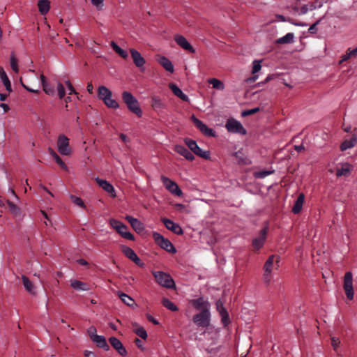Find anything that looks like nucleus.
<instances>
[{
    "label": "nucleus",
    "mask_w": 357,
    "mask_h": 357,
    "mask_svg": "<svg viewBox=\"0 0 357 357\" xmlns=\"http://www.w3.org/2000/svg\"><path fill=\"white\" fill-rule=\"evenodd\" d=\"M122 100L131 112L136 114L138 117L142 116V111L139 107V102L130 92L123 91L122 93Z\"/></svg>",
    "instance_id": "f257e3e1"
},
{
    "label": "nucleus",
    "mask_w": 357,
    "mask_h": 357,
    "mask_svg": "<svg viewBox=\"0 0 357 357\" xmlns=\"http://www.w3.org/2000/svg\"><path fill=\"white\" fill-rule=\"evenodd\" d=\"M280 262V257L275 255H271L268 257V259L265 262L263 269H264V275H263V280L266 285H268L272 276L271 273L275 267L279 266L278 263Z\"/></svg>",
    "instance_id": "f03ea898"
},
{
    "label": "nucleus",
    "mask_w": 357,
    "mask_h": 357,
    "mask_svg": "<svg viewBox=\"0 0 357 357\" xmlns=\"http://www.w3.org/2000/svg\"><path fill=\"white\" fill-rule=\"evenodd\" d=\"M153 275L156 282L166 288H172L175 286L174 282L169 274L162 271L153 272Z\"/></svg>",
    "instance_id": "7ed1b4c3"
},
{
    "label": "nucleus",
    "mask_w": 357,
    "mask_h": 357,
    "mask_svg": "<svg viewBox=\"0 0 357 357\" xmlns=\"http://www.w3.org/2000/svg\"><path fill=\"white\" fill-rule=\"evenodd\" d=\"M225 128L229 132L240 134L242 135H245L247 133L246 130L244 128L241 123L233 118L229 119L227 121Z\"/></svg>",
    "instance_id": "20e7f679"
},
{
    "label": "nucleus",
    "mask_w": 357,
    "mask_h": 357,
    "mask_svg": "<svg viewBox=\"0 0 357 357\" xmlns=\"http://www.w3.org/2000/svg\"><path fill=\"white\" fill-rule=\"evenodd\" d=\"M185 143L190 150L197 156L206 160L210 159V152L208 151H202L195 140L186 138L185 139Z\"/></svg>",
    "instance_id": "39448f33"
},
{
    "label": "nucleus",
    "mask_w": 357,
    "mask_h": 357,
    "mask_svg": "<svg viewBox=\"0 0 357 357\" xmlns=\"http://www.w3.org/2000/svg\"><path fill=\"white\" fill-rule=\"evenodd\" d=\"M153 237L156 244L160 248L171 253L176 252V250L173 244L168 239L165 238L161 234L154 232Z\"/></svg>",
    "instance_id": "423d86ee"
},
{
    "label": "nucleus",
    "mask_w": 357,
    "mask_h": 357,
    "mask_svg": "<svg viewBox=\"0 0 357 357\" xmlns=\"http://www.w3.org/2000/svg\"><path fill=\"white\" fill-rule=\"evenodd\" d=\"M193 321L200 327H207L210 324V313L208 308H204L201 312L195 314Z\"/></svg>",
    "instance_id": "0eeeda50"
},
{
    "label": "nucleus",
    "mask_w": 357,
    "mask_h": 357,
    "mask_svg": "<svg viewBox=\"0 0 357 357\" xmlns=\"http://www.w3.org/2000/svg\"><path fill=\"white\" fill-rule=\"evenodd\" d=\"M268 231V225H266L260 230L259 236L252 239V246L255 252H257L260 248L263 247L266 240L267 233Z\"/></svg>",
    "instance_id": "6e6552de"
},
{
    "label": "nucleus",
    "mask_w": 357,
    "mask_h": 357,
    "mask_svg": "<svg viewBox=\"0 0 357 357\" xmlns=\"http://www.w3.org/2000/svg\"><path fill=\"white\" fill-rule=\"evenodd\" d=\"M58 151L63 155H68L71 153V149L69 144V139L61 134L58 137L57 140Z\"/></svg>",
    "instance_id": "1a4fd4ad"
},
{
    "label": "nucleus",
    "mask_w": 357,
    "mask_h": 357,
    "mask_svg": "<svg viewBox=\"0 0 357 357\" xmlns=\"http://www.w3.org/2000/svg\"><path fill=\"white\" fill-rule=\"evenodd\" d=\"M344 290L348 299L354 298L353 278L351 272H347L344 277Z\"/></svg>",
    "instance_id": "9d476101"
},
{
    "label": "nucleus",
    "mask_w": 357,
    "mask_h": 357,
    "mask_svg": "<svg viewBox=\"0 0 357 357\" xmlns=\"http://www.w3.org/2000/svg\"><path fill=\"white\" fill-rule=\"evenodd\" d=\"M191 120L193 122L194 125L196 128L199 130V131L204 135L208 137H215V132L209 128L206 124H204L202 121L196 118L194 115L191 116Z\"/></svg>",
    "instance_id": "9b49d317"
},
{
    "label": "nucleus",
    "mask_w": 357,
    "mask_h": 357,
    "mask_svg": "<svg viewBox=\"0 0 357 357\" xmlns=\"http://www.w3.org/2000/svg\"><path fill=\"white\" fill-rule=\"evenodd\" d=\"M121 251L127 258L132 261L136 265L139 267H144L145 266L144 263L142 261L132 248L123 245L121 247Z\"/></svg>",
    "instance_id": "f8f14e48"
},
{
    "label": "nucleus",
    "mask_w": 357,
    "mask_h": 357,
    "mask_svg": "<svg viewBox=\"0 0 357 357\" xmlns=\"http://www.w3.org/2000/svg\"><path fill=\"white\" fill-rule=\"evenodd\" d=\"M161 181H162V183L165 188L172 194L179 197L183 195L181 190L174 181L164 176L161 177Z\"/></svg>",
    "instance_id": "ddd939ff"
},
{
    "label": "nucleus",
    "mask_w": 357,
    "mask_h": 357,
    "mask_svg": "<svg viewBox=\"0 0 357 357\" xmlns=\"http://www.w3.org/2000/svg\"><path fill=\"white\" fill-rule=\"evenodd\" d=\"M162 222L165 225V227L172 231L173 233L176 234H183V231L181 227L176 223L174 222L172 220L163 218L161 219Z\"/></svg>",
    "instance_id": "4468645a"
},
{
    "label": "nucleus",
    "mask_w": 357,
    "mask_h": 357,
    "mask_svg": "<svg viewBox=\"0 0 357 357\" xmlns=\"http://www.w3.org/2000/svg\"><path fill=\"white\" fill-rule=\"evenodd\" d=\"M109 342L121 356H126L127 355L126 348L119 339L115 337H111L109 338Z\"/></svg>",
    "instance_id": "2eb2a0df"
},
{
    "label": "nucleus",
    "mask_w": 357,
    "mask_h": 357,
    "mask_svg": "<svg viewBox=\"0 0 357 357\" xmlns=\"http://www.w3.org/2000/svg\"><path fill=\"white\" fill-rule=\"evenodd\" d=\"M174 40L176 43L183 49L186 51H188L191 53H195V50L193 47L188 42L186 38L181 35H176L174 37Z\"/></svg>",
    "instance_id": "dca6fc26"
},
{
    "label": "nucleus",
    "mask_w": 357,
    "mask_h": 357,
    "mask_svg": "<svg viewBox=\"0 0 357 357\" xmlns=\"http://www.w3.org/2000/svg\"><path fill=\"white\" fill-rule=\"evenodd\" d=\"M216 308L221 316L222 322L223 325L225 326H227L229 324L230 321H229L228 312L226 310V309L224 307L223 303L221 301L219 300L217 301Z\"/></svg>",
    "instance_id": "f3484780"
},
{
    "label": "nucleus",
    "mask_w": 357,
    "mask_h": 357,
    "mask_svg": "<svg viewBox=\"0 0 357 357\" xmlns=\"http://www.w3.org/2000/svg\"><path fill=\"white\" fill-rule=\"evenodd\" d=\"M130 52L135 65L139 68L143 67L146 61L144 57H142V56L141 55V54L138 51L132 48L130 50Z\"/></svg>",
    "instance_id": "a211bd4d"
},
{
    "label": "nucleus",
    "mask_w": 357,
    "mask_h": 357,
    "mask_svg": "<svg viewBox=\"0 0 357 357\" xmlns=\"http://www.w3.org/2000/svg\"><path fill=\"white\" fill-rule=\"evenodd\" d=\"M96 181L100 187H101L103 190H105L108 193L111 194V196L112 197H116L114 188L112 186V185H111L109 182H107L105 180L99 178H96Z\"/></svg>",
    "instance_id": "6ab92c4d"
},
{
    "label": "nucleus",
    "mask_w": 357,
    "mask_h": 357,
    "mask_svg": "<svg viewBox=\"0 0 357 357\" xmlns=\"http://www.w3.org/2000/svg\"><path fill=\"white\" fill-rule=\"evenodd\" d=\"M174 151L188 160L192 161L195 159L194 155L184 146L176 145L174 147Z\"/></svg>",
    "instance_id": "aec40b11"
},
{
    "label": "nucleus",
    "mask_w": 357,
    "mask_h": 357,
    "mask_svg": "<svg viewBox=\"0 0 357 357\" xmlns=\"http://www.w3.org/2000/svg\"><path fill=\"white\" fill-rule=\"evenodd\" d=\"M126 220L130 224L132 229L137 232H141L144 230L143 224L137 218L127 215Z\"/></svg>",
    "instance_id": "412c9836"
},
{
    "label": "nucleus",
    "mask_w": 357,
    "mask_h": 357,
    "mask_svg": "<svg viewBox=\"0 0 357 357\" xmlns=\"http://www.w3.org/2000/svg\"><path fill=\"white\" fill-rule=\"evenodd\" d=\"M151 107L155 111L160 112L166 108V105L159 96H154L151 98Z\"/></svg>",
    "instance_id": "4be33fe9"
},
{
    "label": "nucleus",
    "mask_w": 357,
    "mask_h": 357,
    "mask_svg": "<svg viewBox=\"0 0 357 357\" xmlns=\"http://www.w3.org/2000/svg\"><path fill=\"white\" fill-rule=\"evenodd\" d=\"M169 88L171 89L172 93L177 97H178L180 99H181L183 101L188 102L189 98L187 95L183 93V91L178 87L174 83H169Z\"/></svg>",
    "instance_id": "5701e85b"
},
{
    "label": "nucleus",
    "mask_w": 357,
    "mask_h": 357,
    "mask_svg": "<svg viewBox=\"0 0 357 357\" xmlns=\"http://www.w3.org/2000/svg\"><path fill=\"white\" fill-rule=\"evenodd\" d=\"M357 142V135L353 134L349 139H345L340 146L342 151H346L354 147Z\"/></svg>",
    "instance_id": "b1692460"
},
{
    "label": "nucleus",
    "mask_w": 357,
    "mask_h": 357,
    "mask_svg": "<svg viewBox=\"0 0 357 357\" xmlns=\"http://www.w3.org/2000/svg\"><path fill=\"white\" fill-rule=\"evenodd\" d=\"M305 200V195L303 193L299 194L292 208V212L294 214H298L301 212Z\"/></svg>",
    "instance_id": "393cba45"
},
{
    "label": "nucleus",
    "mask_w": 357,
    "mask_h": 357,
    "mask_svg": "<svg viewBox=\"0 0 357 357\" xmlns=\"http://www.w3.org/2000/svg\"><path fill=\"white\" fill-rule=\"evenodd\" d=\"M22 283L25 289L30 294L35 295V287L33 282L25 275H22Z\"/></svg>",
    "instance_id": "a878e982"
},
{
    "label": "nucleus",
    "mask_w": 357,
    "mask_h": 357,
    "mask_svg": "<svg viewBox=\"0 0 357 357\" xmlns=\"http://www.w3.org/2000/svg\"><path fill=\"white\" fill-rule=\"evenodd\" d=\"M98 347L104 349L105 351H108L109 349V346L107 344L105 338L101 335L95 336L93 340Z\"/></svg>",
    "instance_id": "bb28decb"
},
{
    "label": "nucleus",
    "mask_w": 357,
    "mask_h": 357,
    "mask_svg": "<svg viewBox=\"0 0 357 357\" xmlns=\"http://www.w3.org/2000/svg\"><path fill=\"white\" fill-rule=\"evenodd\" d=\"M38 6L40 14L45 15L50 10V2L48 0H39Z\"/></svg>",
    "instance_id": "cd10ccee"
},
{
    "label": "nucleus",
    "mask_w": 357,
    "mask_h": 357,
    "mask_svg": "<svg viewBox=\"0 0 357 357\" xmlns=\"http://www.w3.org/2000/svg\"><path fill=\"white\" fill-rule=\"evenodd\" d=\"M112 91L105 86H100L98 89V97L100 100H104L107 96H112Z\"/></svg>",
    "instance_id": "c85d7f7f"
},
{
    "label": "nucleus",
    "mask_w": 357,
    "mask_h": 357,
    "mask_svg": "<svg viewBox=\"0 0 357 357\" xmlns=\"http://www.w3.org/2000/svg\"><path fill=\"white\" fill-rule=\"evenodd\" d=\"M159 63L168 72L174 71V66L172 62L166 57L162 56L159 60Z\"/></svg>",
    "instance_id": "c756f323"
},
{
    "label": "nucleus",
    "mask_w": 357,
    "mask_h": 357,
    "mask_svg": "<svg viewBox=\"0 0 357 357\" xmlns=\"http://www.w3.org/2000/svg\"><path fill=\"white\" fill-rule=\"evenodd\" d=\"M294 35L293 33H288L284 36L275 40L276 44H289L293 43Z\"/></svg>",
    "instance_id": "7c9ffc66"
},
{
    "label": "nucleus",
    "mask_w": 357,
    "mask_h": 357,
    "mask_svg": "<svg viewBox=\"0 0 357 357\" xmlns=\"http://www.w3.org/2000/svg\"><path fill=\"white\" fill-rule=\"evenodd\" d=\"M70 285L73 289L79 291H86L89 289L86 283L77 280H71Z\"/></svg>",
    "instance_id": "2f4dec72"
},
{
    "label": "nucleus",
    "mask_w": 357,
    "mask_h": 357,
    "mask_svg": "<svg viewBox=\"0 0 357 357\" xmlns=\"http://www.w3.org/2000/svg\"><path fill=\"white\" fill-rule=\"evenodd\" d=\"M128 227L127 226L123 224L121 227V229L118 230L117 232L123 238L133 241L134 240V236L130 232L128 231Z\"/></svg>",
    "instance_id": "473e14b6"
},
{
    "label": "nucleus",
    "mask_w": 357,
    "mask_h": 357,
    "mask_svg": "<svg viewBox=\"0 0 357 357\" xmlns=\"http://www.w3.org/2000/svg\"><path fill=\"white\" fill-rule=\"evenodd\" d=\"M1 79L3 85L5 86L6 90L8 91L9 92H10V91H12L10 82L6 72L4 71L3 68H1Z\"/></svg>",
    "instance_id": "72a5a7b5"
},
{
    "label": "nucleus",
    "mask_w": 357,
    "mask_h": 357,
    "mask_svg": "<svg viewBox=\"0 0 357 357\" xmlns=\"http://www.w3.org/2000/svg\"><path fill=\"white\" fill-rule=\"evenodd\" d=\"M110 45L112 47V49L114 50V51L116 53H117L120 56H121L123 59H126L128 57V55L127 52L123 50V49H121L120 47H119L115 42L112 41L110 43Z\"/></svg>",
    "instance_id": "f704fd0d"
},
{
    "label": "nucleus",
    "mask_w": 357,
    "mask_h": 357,
    "mask_svg": "<svg viewBox=\"0 0 357 357\" xmlns=\"http://www.w3.org/2000/svg\"><path fill=\"white\" fill-rule=\"evenodd\" d=\"M192 304L195 308L197 310H202L204 308H208L206 306V303L204 301L203 298H199L197 299H194L192 301Z\"/></svg>",
    "instance_id": "c9c22d12"
},
{
    "label": "nucleus",
    "mask_w": 357,
    "mask_h": 357,
    "mask_svg": "<svg viewBox=\"0 0 357 357\" xmlns=\"http://www.w3.org/2000/svg\"><path fill=\"white\" fill-rule=\"evenodd\" d=\"M118 294L122 302H123L126 305L128 306L134 305L135 301L130 296L122 292H119Z\"/></svg>",
    "instance_id": "e433bc0d"
},
{
    "label": "nucleus",
    "mask_w": 357,
    "mask_h": 357,
    "mask_svg": "<svg viewBox=\"0 0 357 357\" xmlns=\"http://www.w3.org/2000/svg\"><path fill=\"white\" fill-rule=\"evenodd\" d=\"M52 156L54 159L55 162L59 165V167L62 169H63L65 171L68 170L67 165L65 164V162L62 160V159L58 155V154L54 151H52Z\"/></svg>",
    "instance_id": "4c0bfd02"
},
{
    "label": "nucleus",
    "mask_w": 357,
    "mask_h": 357,
    "mask_svg": "<svg viewBox=\"0 0 357 357\" xmlns=\"http://www.w3.org/2000/svg\"><path fill=\"white\" fill-rule=\"evenodd\" d=\"M162 303L165 307L171 311L175 312L178 310L176 305L168 298H163Z\"/></svg>",
    "instance_id": "58836bf2"
},
{
    "label": "nucleus",
    "mask_w": 357,
    "mask_h": 357,
    "mask_svg": "<svg viewBox=\"0 0 357 357\" xmlns=\"http://www.w3.org/2000/svg\"><path fill=\"white\" fill-rule=\"evenodd\" d=\"M17 62H18L17 59L15 57L14 52H12L11 55H10V64L12 70L16 73H18V72H19V67H18Z\"/></svg>",
    "instance_id": "ea45409f"
},
{
    "label": "nucleus",
    "mask_w": 357,
    "mask_h": 357,
    "mask_svg": "<svg viewBox=\"0 0 357 357\" xmlns=\"http://www.w3.org/2000/svg\"><path fill=\"white\" fill-rule=\"evenodd\" d=\"M350 172V166L348 164L342 166L340 169H337L336 172L337 176H347Z\"/></svg>",
    "instance_id": "a19ab883"
},
{
    "label": "nucleus",
    "mask_w": 357,
    "mask_h": 357,
    "mask_svg": "<svg viewBox=\"0 0 357 357\" xmlns=\"http://www.w3.org/2000/svg\"><path fill=\"white\" fill-rule=\"evenodd\" d=\"M208 82L213 85V87L214 89H218V90H223L224 89V84L220 81L218 79L213 78L211 79Z\"/></svg>",
    "instance_id": "79ce46f5"
},
{
    "label": "nucleus",
    "mask_w": 357,
    "mask_h": 357,
    "mask_svg": "<svg viewBox=\"0 0 357 357\" xmlns=\"http://www.w3.org/2000/svg\"><path fill=\"white\" fill-rule=\"evenodd\" d=\"M274 171L262 170L255 172L254 175L257 178H264L265 177L272 174Z\"/></svg>",
    "instance_id": "37998d69"
},
{
    "label": "nucleus",
    "mask_w": 357,
    "mask_h": 357,
    "mask_svg": "<svg viewBox=\"0 0 357 357\" xmlns=\"http://www.w3.org/2000/svg\"><path fill=\"white\" fill-rule=\"evenodd\" d=\"M6 203L8 204V208L10 212H12L14 214L20 213V209L17 205H15V204H13V202H11L9 200H6Z\"/></svg>",
    "instance_id": "c03bdc74"
},
{
    "label": "nucleus",
    "mask_w": 357,
    "mask_h": 357,
    "mask_svg": "<svg viewBox=\"0 0 357 357\" xmlns=\"http://www.w3.org/2000/svg\"><path fill=\"white\" fill-rule=\"evenodd\" d=\"M70 200L75 204H76L83 208H86V205L84 204L83 200L80 197H76L75 195H70Z\"/></svg>",
    "instance_id": "a18cd8bd"
},
{
    "label": "nucleus",
    "mask_w": 357,
    "mask_h": 357,
    "mask_svg": "<svg viewBox=\"0 0 357 357\" xmlns=\"http://www.w3.org/2000/svg\"><path fill=\"white\" fill-rule=\"evenodd\" d=\"M109 225L117 231L118 230L121 229V227L123 225V223L117 220L111 219L109 220Z\"/></svg>",
    "instance_id": "49530a36"
},
{
    "label": "nucleus",
    "mask_w": 357,
    "mask_h": 357,
    "mask_svg": "<svg viewBox=\"0 0 357 357\" xmlns=\"http://www.w3.org/2000/svg\"><path fill=\"white\" fill-rule=\"evenodd\" d=\"M261 68V61L258 60H255L252 63V73L255 74L258 73Z\"/></svg>",
    "instance_id": "de8ad7c7"
},
{
    "label": "nucleus",
    "mask_w": 357,
    "mask_h": 357,
    "mask_svg": "<svg viewBox=\"0 0 357 357\" xmlns=\"http://www.w3.org/2000/svg\"><path fill=\"white\" fill-rule=\"evenodd\" d=\"M57 90H58V95L60 99H62L64 98L66 95V91L65 89L61 83H59L57 86Z\"/></svg>",
    "instance_id": "09e8293b"
},
{
    "label": "nucleus",
    "mask_w": 357,
    "mask_h": 357,
    "mask_svg": "<svg viewBox=\"0 0 357 357\" xmlns=\"http://www.w3.org/2000/svg\"><path fill=\"white\" fill-rule=\"evenodd\" d=\"M135 333L138 336L144 340H146L147 337V333L142 327L137 328Z\"/></svg>",
    "instance_id": "8fccbe9b"
},
{
    "label": "nucleus",
    "mask_w": 357,
    "mask_h": 357,
    "mask_svg": "<svg viewBox=\"0 0 357 357\" xmlns=\"http://www.w3.org/2000/svg\"><path fill=\"white\" fill-rule=\"evenodd\" d=\"M259 111V107H255V108H253V109H248V110H245V111L243 112L242 116H248V115H252V114H254L258 112Z\"/></svg>",
    "instance_id": "3c124183"
},
{
    "label": "nucleus",
    "mask_w": 357,
    "mask_h": 357,
    "mask_svg": "<svg viewBox=\"0 0 357 357\" xmlns=\"http://www.w3.org/2000/svg\"><path fill=\"white\" fill-rule=\"evenodd\" d=\"M105 105L107 107L112 109H116L119 107L118 102L114 99H111L109 102H106Z\"/></svg>",
    "instance_id": "603ef678"
},
{
    "label": "nucleus",
    "mask_w": 357,
    "mask_h": 357,
    "mask_svg": "<svg viewBox=\"0 0 357 357\" xmlns=\"http://www.w3.org/2000/svg\"><path fill=\"white\" fill-rule=\"evenodd\" d=\"M103 1L104 0H91V3L100 10L103 7Z\"/></svg>",
    "instance_id": "864d4df0"
},
{
    "label": "nucleus",
    "mask_w": 357,
    "mask_h": 357,
    "mask_svg": "<svg viewBox=\"0 0 357 357\" xmlns=\"http://www.w3.org/2000/svg\"><path fill=\"white\" fill-rule=\"evenodd\" d=\"M87 333L91 340H93L95 336L98 335L96 334V328L94 326H91L90 328H89Z\"/></svg>",
    "instance_id": "5fc2aeb1"
},
{
    "label": "nucleus",
    "mask_w": 357,
    "mask_h": 357,
    "mask_svg": "<svg viewBox=\"0 0 357 357\" xmlns=\"http://www.w3.org/2000/svg\"><path fill=\"white\" fill-rule=\"evenodd\" d=\"M43 91L45 92L46 94L49 96H52L54 94V89L52 87H48L47 85L44 86Z\"/></svg>",
    "instance_id": "6e6d98bb"
},
{
    "label": "nucleus",
    "mask_w": 357,
    "mask_h": 357,
    "mask_svg": "<svg viewBox=\"0 0 357 357\" xmlns=\"http://www.w3.org/2000/svg\"><path fill=\"white\" fill-rule=\"evenodd\" d=\"M319 20L317 21L315 23H314L313 24H312L309 29H308V31L310 33H315L317 31V26L319 24Z\"/></svg>",
    "instance_id": "4d7b16f0"
},
{
    "label": "nucleus",
    "mask_w": 357,
    "mask_h": 357,
    "mask_svg": "<svg viewBox=\"0 0 357 357\" xmlns=\"http://www.w3.org/2000/svg\"><path fill=\"white\" fill-rule=\"evenodd\" d=\"M331 344H332V346L333 347L334 349L335 350L336 348L339 346V344H340V341L339 340L338 338H336V337H332L331 339Z\"/></svg>",
    "instance_id": "13d9d810"
},
{
    "label": "nucleus",
    "mask_w": 357,
    "mask_h": 357,
    "mask_svg": "<svg viewBox=\"0 0 357 357\" xmlns=\"http://www.w3.org/2000/svg\"><path fill=\"white\" fill-rule=\"evenodd\" d=\"M66 84L68 90L70 91V93H69L70 94L76 93V91H75L74 87L73 86V85L71 84V83L69 81H66Z\"/></svg>",
    "instance_id": "bf43d9fd"
},
{
    "label": "nucleus",
    "mask_w": 357,
    "mask_h": 357,
    "mask_svg": "<svg viewBox=\"0 0 357 357\" xmlns=\"http://www.w3.org/2000/svg\"><path fill=\"white\" fill-rule=\"evenodd\" d=\"M287 21L289 22L291 24H292L294 25H296V26H307V24H305L304 22H296V21L290 20V19L288 20Z\"/></svg>",
    "instance_id": "052dcab7"
},
{
    "label": "nucleus",
    "mask_w": 357,
    "mask_h": 357,
    "mask_svg": "<svg viewBox=\"0 0 357 357\" xmlns=\"http://www.w3.org/2000/svg\"><path fill=\"white\" fill-rule=\"evenodd\" d=\"M20 82H21V84H22V86H23L26 90H27L28 91H29V92H32V93H39V90H38V89L35 90V89H31V88L28 87L27 86H26L25 84H24V83H23V82H22V79H20Z\"/></svg>",
    "instance_id": "680f3d73"
},
{
    "label": "nucleus",
    "mask_w": 357,
    "mask_h": 357,
    "mask_svg": "<svg viewBox=\"0 0 357 357\" xmlns=\"http://www.w3.org/2000/svg\"><path fill=\"white\" fill-rule=\"evenodd\" d=\"M309 10L308 5H303L300 9V15H304Z\"/></svg>",
    "instance_id": "e2e57ef3"
},
{
    "label": "nucleus",
    "mask_w": 357,
    "mask_h": 357,
    "mask_svg": "<svg viewBox=\"0 0 357 357\" xmlns=\"http://www.w3.org/2000/svg\"><path fill=\"white\" fill-rule=\"evenodd\" d=\"M347 53L348 54V55H349V57L351 58V56H354L357 54V47L352 50H350L349 49L347 50Z\"/></svg>",
    "instance_id": "0e129e2a"
},
{
    "label": "nucleus",
    "mask_w": 357,
    "mask_h": 357,
    "mask_svg": "<svg viewBox=\"0 0 357 357\" xmlns=\"http://www.w3.org/2000/svg\"><path fill=\"white\" fill-rule=\"evenodd\" d=\"M147 319L149 321L152 322L155 325L158 324V321L155 320L151 315H148Z\"/></svg>",
    "instance_id": "69168bd1"
},
{
    "label": "nucleus",
    "mask_w": 357,
    "mask_h": 357,
    "mask_svg": "<svg viewBox=\"0 0 357 357\" xmlns=\"http://www.w3.org/2000/svg\"><path fill=\"white\" fill-rule=\"evenodd\" d=\"M40 79L41 84H42L43 87L44 86L47 85V82H46V77L43 74L40 75Z\"/></svg>",
    "instance_id": "338daca9"
},
{
    "label": "nucleus",
    "mask_w": 357,
    "mask_h": 357,
    "mask_svg": "<svg viewBox=\"0 0 357 357\" xmlns=\"http://www.w3.org/2000/svg\"><path fill=\"white\" fill-rule=\"evenodd\" d=\"M84 356L86 357H96L95 354L92 351H85Z\"/></svg>",
    "instance_id": "774afa93"
}]
</instances>
